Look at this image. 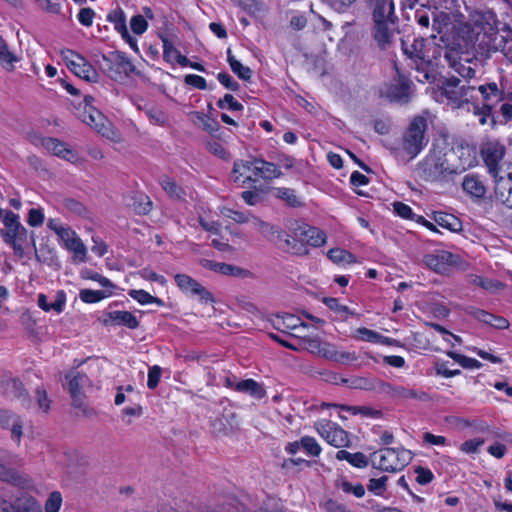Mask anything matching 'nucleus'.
<instances>
[{"label":"nucleus","mask_w":512,"mask_h":512,"mask_svg":"<svg viewBox=\"0 0 512 512\" xmlns=\"http://www.w3.org/2000/svg\"><path fill=\"white\" fill-rule=\"evenodd\" d=\"M427 128L426 118L417 115L403 132L400 147L409 159H414L427 145Z\"/></svg>","instance_id":"1"},{"label":"nucleus","mask_w":512,"mask_h":512,"mask_svg":"<svg viewBox=\"0 0 512 512\" xmlns=\"http://www.w3.org/2000/svg\"><path fill=\"white\" fill-rule=\"evenodd\" d=\"M412 460V453L404 448H383L371 454V464L384 472H398Z\"/></svg>","instance_id":"2"},{"label":"nucleus","mask_w":512,"mask_h":512,"mask_svg":"<svg viewBox=\"0 0 512 512\" xmlns=\"http://www.w3.org/2000/svg\"><path fill=\"white\" fill-rule=\"evenodd\" d=\"M23 465V460L16 454L0 448V481L18 487L30 486L31 478L18 470Z\"/></svg>","instance_id":"3"},{"label":"nucleus","mask_w":512,"mask_h":512,"mask_svg":"<svg viewBox=\"0 0 512 512\" xmlns=\"http://www.w3.org/2000/svg\"><path fill=\"white\" fill-rule=\"evenodd\" d=\"M401 46L404 54L414 61L416 69L423 71L424 77L429 79L426 69L432 65L433 59H436L439 48L424 38L415 39L410 46L401 40Z\"/></svg>","instance_id":"4"},{"label":"nucleus","mask_w":512,"mask_h":512,"mask_svg":"<svg viewBox=\"0 0 512 512\" xmlns=\"http://www.w3.org/2000/svg\"><path fill=\"white\" fill-rule=\"evenodd\" d=\"M412 85L413 83L410 79L399 74L381 87L380 96L390 102L401 105L407 104L412 97Z\"/></svg>","instance_id":"5"},{"label":"nucleus","mask_w":512,"mask_h":512,"mask_svg":"<svg viewBox=\"0 0 512 512\" xmlns=\"http://www.w3.org/2000/svg\"><path fill=\"white\" fill-rule=\"evenodd\" d=\"M66 379L68 380V391L72 398V405L79 409L83 415H92L93 410L86 405L83 393V388L90 384L88 377L79 371L72 370L67 373Z\"/></svg>","instance_id":"6"},{"label":"nucleus","mask_w":512,"mask_h":512,"mask_svg":"<svg viewBox=\"0 0 512 512\" xmlns=\"http://www.w3.org/2000/svg\"><path fill=\"white\" fill-rule=\"evenodd\" d=\"M6 230H1L0 234L7 244H10L16 253L22 254L23 244L27 242L28 231L20 223L17 214H9L4 223Z\"/></svg>","instance_id":"7"},{"label":"nucleus","mask_w":512,"mask_h":512,"mask_svg":"<svg viewBox=\"0 0 512 512\" xmlns=\"http://www.w3.org/2000/svg\"><path fill=\"white\" fill-rule=\"evenodd\" d=\"M423 263L436 273L444 274L461 263V257L449 251L437 249L423 256Z\"/></svg>","instance_id":"8"},{"label":"nucleus","mask_w":512,"mask_h":512,"mask_svg":"<svg viewBox=\"0 0 512 512\" xmlns=\"http://www.w3.org/2000/svg\"><path fill=\"white\" fill-rule=\"evenodd\" d=\"M506 153L505 146L497 140H488L482 143L480 148V155L494 179L499 178L500 162L503 160Z\"/></svg>","instance_id":"9"},{"label":"nucleus","mask_w":512,"mask_h":512,"mask_svg":"<svg viewBox=\"0 0 512 512\" xmlns=\"http://www.w3.org/2000/svg\"><path fill=\"white\" fill-rule=\"evenodd\" d=\"M314 426L318 434L330 445L336 448L350 446L348 433L337 424L328 420H320L315 422Z\"/></svg>","instance_id":"10"},{"label":"nucleus","mask_w":512,"mask_h":512,"mask_svg":"<svg viewBox=\"0 0 512 512\" xmlns=\"http://www.w3.org/2000/svg\"><path fill=\"white\" fill-rule=\"evenodd\" d=\"M474 91L475 86L462 84V80L457 77H450L443 83V94L458 106L468 103Z\"/></svg>","instance_id":"11"},{"label":"nucleus","mask_w":512,"mask_h":512,"mask_svg":"<svg viewBox=\"0 0 512 512\" xmlns=\"http://www.w3.org/2000/svg\"><path fill=\"white\" fill-rule=\"evenodd\" d=\"M304 227H310L306 223L294 222L289 227V234H285V249L296 255H304L308 253L305 246L308 238V231Z\"/></svg>","instance_id":"12"},{"label":"nucleus","mask_w":512,"mask_h":512,"mask_svg":"<svg viewBox=\"0 0 512 512\" xmlns=\"http://www.w3.org/2000/svg\"><path fill=\"white\" fill-rule=\"evenodd\" d=\"M399 21H373L372 36L381 50L391 48L398 30Z\"/></svg>","instance_id":"13"},{"label":"nucleus","mask_w":512,"mask_h":512,"mask_svg":"<svg viewBox=\"0 0 512 512\" xmlns=\"http://www.w3.org/2000/svg\"><path fill=\"white\" fill-rule=\"evenodd\" d=\"M419 176L426 181H435L447 174V167L442 157L427 155L418 167Z\"/></svg>","instance_id":"14"},{"label":"nucleus","mask_w":512,"mask_h":512,"mask_svg":"<svg viewBox=\"0 0 512 512\" xmlns=\"http://www.w3.org/2000/svg\"><path fill=\"white\" fill-rule=\"evenodd\" d=\"M110 63L109 75L113 80H122L135 71V66L124 53L116 52L110 58L104 57Z\"/></svg>","instance_id":"15"},{"label":"nucleus","mask_w":512,"mask_h":512,"mask_svg":"<svg viewBox=\"0 0 512 512\" xmlns=\"http://www.w3.org/2000/svg\"><path fill=\"white\" fill-rule=\"evenodd\" d=\"M3 394L10 400H17L24 408H30L31 399L21 381L15 378L2 382Z\"/></svg>","instance_id":"16"},{"label":"nucleus","mask_w":512,"mask_h":512,"mask_svg":"<svg viewBox=\"0 0 512 512\" xmlns=\"http://www.w3.org/2000/svg\"><path fill=\"white\" fill-rule=\"evenodd\" d=\"M101 322L105 326H125L136 329L139 326L137 318L128 311H108L102 315Z\"/></svg>","instance_id":"17"},{"label":"nucleus","mask_w":512,"mask_h":512,"mask_svg":"<svg viewBox=\"0 0 512 512\" xmlns=\"http://www.w3.org/2000/svg\"><path fill=\"white\" fill-rule=\"evenodd\" d=\"M281 175V171L274 163L267 162L263 159H255L254 177L252 175H247L242 180V185L248 182H255L257 178L272 180L280 177Z\"/></svg>","instance_id":"18"},{"label":"nucleus","mask_w":512,"mask_h":512,"mask_svg":"<svg viewBox=\"0 0 512 512\" xmlns=\"http://www.w3.org/2000/svg\"><path fill=\"white\" fill-rule=\"evenodd\" d=\"M445 59L448 62L449 66L458 73L464 80H471L476 77V69L470 59L462 60L461 58L457 59V54L453 53H445Z\"/></svg>","instance_id":"19"},{"label":"nucleus","mask_w":512,"mask_h":512,"mask_svg":"<svg viewBox=\"0 0 512 512\" xmlns=\"http://www.w3.org/2000/svg\"><path fill=\"white\" fill-rule=\"evenodd\" d=\"M41 145L53 155L66 161L74 162L77 159L76 153L66 143L57 138L46 137L41 140Z\"/></svg>","instance_id":"20"},{"label":"nucleus","mask_w":512,"mask_h":512,"mask_svg":"<svg viewBox=\"0 0 512 512\" xmlns=\"http://www.w3.org/2000/svg\"><path fill=\"white\" fill-rule=\"evenodd\" d=\"M65 302L66 297L61 290H49V293L38 296V305L46 312L53 310L56 313H61Z\"/></svg>","instance_id":"21"},{"label":"nucleus","mask_w":512,"mask_h":512,"mask_svg":"<svg viewBox=\"0 0 512 512\" xmlns=\"http://www.w3.org/2000/svg\"><path fill=\"white\" fill-rule=\"evenodd\" d=\"M372 21H399L395 13L394 0H374Z\"/></svg>","instance_id":"22"},{"label":"nucleus","mask_w":512,"mask_h":512,"mask_svg":"<svg viewBox=\"0 0 512 512\" xmlns=\"http://www.w3.org/2000/svg\"><path fill=\"white\" fill-rule=\"evenodd\" d=\"M466 312L469 313L470 315H472L475 319H477L485 324H488L498 330L508 329L510 326V323L506 318H504L502 316L491 314L482 309L468 307L466 309Z\"/></svg>","instance_id":"23"},{"label":"nucleus","mask_w":512,"mask_h":512,"mask_svg":"<svg viewBox=\"0 0 512 512\" xmlns=\"http://www.w3.org/2000/svg\"><path fill=\"white\" fill-rule=\"evenodd\" d=\"M202 265L205 268L218 272L222 275H231L239 278H246L252 276L250 271L244 270L240 267L231 264L220 263L211 260H203Z\"/></svg>","instance_id":"24"},{"label":"nucleus","mask_w":512,"mask_h":512,"mask_svg":"<svg viewBox=\"0 0 512 512\" xmlns=\"http://www.w3.org/2000/svg\"><path fill=\"white\" fill-rule=\"evenodd\" d=\"M462 188L465 193L474 198H483L486 194V186L477 174H467L462 182Z\"/></svg>","instance_id":"25"},{"label":"nucleus","mask_w":512,"mask_h":512,"mask_svg":"<svg viewBox=\"0 0 512 512\" xmlns=\"http://www.w3.org/2000/svg\"><path fill=\"white\" fill-rule=\"evenodd\" d=\"M386 392L393 398L396 399H419L425 401L428 399V395L425 392H418L414 389L400 385L385 384Z\"/></svg>","instance_id":"26"},{"label":"nucleus","mask_w":512,"mask_h":512,"mask_svg":"<svg viewBox=\"0 0 512 512\" xmlns=\"http://www.w3.org/2000/svg\"><path fill=\"white\" fill-rule=\"evenodd\" d=\"M495 198L512 209V183L510 180H504L502 176L495 179Z\"/></svg>","instance_id":"27"},{"label":"nucleus","mask_w":512,"mask_h":512,"mask_svg":"<svg viewBox=\"0 0 512 512\" xmlns=\"http://www.w3.org/2000/svg\"><path fill=\"white\" fill-rule=\"evenodd\" d=\"M458 157L462 170L474 167L477 164V151L475 146L462 142L457 146Z\"/></svg>","instance_id":"28"},{"label":"nucleus","mask_w":512,"mask_h":512,"mask_svg":"<svg viewBox=\"0 0 512 512\" xmlns=\"http://www.w3.org/2000/svg\"><path fill=\"white\" fill-rule=\"evenodd\" d=\"M235 391L246 393L255 399H262L266 395L263 386L253 379L238 381L235 384Z\"/></svg>","instance_id":"29"},{"label":"nucleus","mask_w":512,"mask_h":512,"mask_svg":"<svg viewBox=\"0 0 512 512\" xmlns=\"http://www.w3.org/2000/svg\"><path fill=\"white\" fill-rule=\"evenodd\" d=\"M71 71L78 77L88 81V82H97L99 79V74L95 70V68L82 56V58L76 62V64L71 68Z\"/></svg>","instance_id":"30"},{"label":"nucleus","mask_w":512,"mask_h":512,"mask_svg":"<svg viewBox=\"0 0 512 512\" xmlns=\"http://www.w3.org/2000/svg\"><path fill=\"white\" fill-rule=\"evenodd\" d=\"M479 92L482 94L485 104H491V107L498 104L505 99L503 91L498 88L495 82L478 87Z\"/></svg>","instance_id":"31"},{"label":"nucleus","mask_w":512,"mask_h":512,"mask_svg":"<svg viewBox=\"0 0 512 512\" xmlns=\"http://www.w3.org/2000/svg\"><path fill=\"white\" fill-rule=\"evenodd\" d=\"M47 227L52 230L65 246L77 234L70 227L64 226L58 219L50 218Z\"/></svg>","instance_id":"32"},{"label":"nucleus","mask_w":512,"mask_h":512,"mask_svg":"<svg viewBox=\"0 0 512 512\" xmlns=\"http://www.w3.org/2000/svg\"><path fill=\"white\" fill-rule=\"evenodd\" d=\"M68 251L73 252V261L83 263L87 261V249L82 240L76 235L65 246Z\"/></svg>","instance_id":"33"},{"label":"nucleus","mask_w":512,"mask_h":512,"mask_svg":"<svg viewBox=\"0 0 512 512\" xmlns=\"http://www.w3.org/2000/svg\"><path fill=\"white\" fill-rule=\"evenodd\" d=\"M83 121L93 127L98 133L108 137V128L104 124V117L99 111L93 110L85 112Z\"/></svg>","instance_id":"34"},{"label":"nucleus","mask_w":512,"mask_h":512,"mask_svg":"<svg viewBox=\"0 0 512 512\" xmlns=\"http://www.w3.org/2000/svg\"><path fill=\"white\" fill-rule=\"evenodd\" d=\"M336 459L340 461L346 460L352 466L357 468H365L368 465L366 456L361 452L350 453L346 450H339L336 453Z\"/></svg>","instance_id":"35"},{"label":"nucleus","mask_w":512,"mask_h":512,"mask_svg":"<svg viewBox=\"0 0 512 512\" xmlns=\"http://www.w3.org/2000/svg\"><path fill=\"white\" fill-rule=\"evenodd\" d=\"M227 61L231 70L242 80L248 81L252 77V70L241 64L232 54L231 49L227 50Z\"/></svg>","instance_id":"36"},{"label":"nucleus","mask_w":512,"mask_h":512,"mask_svg":"<svg viewBox=\"0 0 512 512\" xmlns=\"http://www.w3.org/2000/svg\"><path fill=\"white\" fill-rule=\"evenodd\" d=\"M160 185L163 188V190L174 199H184L185 191L184 189L179 186L174 179L164 176L160 179Z\"/></svg>","instance_id":"37"},{"label":"nucleus","mask_w":512,"mask_h":512,"mask_svg":"<svg viewBox=\"0 0 512 512\" xmlns=\"http://www.w3.org/2000/svg\"><path fill=\"white\" fill-rule=\"evenodd\" d=\"M435 222L450 231L456 232L459 231L462 227L459 219L451 214L437 212L434 216Z\"/></svg>","instance_id":"38"},{"label":"nucleus","mask_w":512,"mask_h":512,"mask_svg":"<svg viewBox=\"0 0 512 512\" xmlns=\"http://www.w3.org/2000/svg\"><path fill=\"white\" fill-rule=\"evenodd\" d=\"M107 18L110 22L114 23L115 29L122 35L123 39L132 41V37L126 27L125 15L122 10L112 11L108 14Z\"/></svg>","instance_id":"39"},{"label":"nucleus","mask_w":512,"mask_h":512,"mask_svg":"<svg viewBox=\"0 0 512 512\" xmlns=\"http://www.w3.org/2000/svg\"><path fill=\"white\" fill-rule=\"evenodd\" d=\"M328 258L335 264H351L356 262V257L342 248H332L327 252Z\"/></svg>","instance_id":"40"},{"label":"nucleus","mask_w":512,"mask_h":512,"mask_svg":"<svg viewBox=\"0 0 512 512\" xmlns=\"http://www.w3.org/2000/svg\"><path fill=\"white\" fill-rule=\"evenodd\" d=\"M254 167H255V159L252 161L246 160H237L233 165V181L235 183L240 182V177L246 175L247 172H252V176L254 177Z\"/></svg>","instance_id":"41"},{"label":"nucleus","mask_w":512,"mask_h":512,"mask_svg":"<svg viewBox=\"0 0 512 512\" xmlns=\"http://www.w3.org/2000/svg\"><path fill=\"white\" fill-rule=\"evenodd\" d=\"M15 512H43L40 503L33 497H23L15 502Z\"/></svg>","instance_id":"42"},{"label":"nucleus","mask_w":512,"mask_h":512,"mask_svg":"<svg viewBox=\"0 0 512 512\" xmlns=\"http://www.w3.org/2000/svg\"><path fill=\"white\" fill-rule=\"evenodd\" d=\"M304 229H307L308 231V238L306 239L305 246L309 245L312 247H319L326 242V235L322 230L313 226L304 227Z\"/></svg>","instance_id":"43"},{"label":"nucleus","mask_w":512,"mask_h":512,"mask_svg":"<svg viewBox=\"0 0 512 512\" xmlns=\"http://www.w3.org/2000/svg\"><path fill=\"white\" fill-rule=\"evenodd\" d=\"M447 355L451 357L454 361H456L458 364H460L463 368L478 369L481 367V363L474 358H470L453 351L447 352Z\"/></svg>","instance_id":"44"},{"label":"nucleus","mask_w":512,"mask_h":512,"mask_svg":"<svg viewBox=\"0 0 512 512\" xmlns=\"http://www.w3.org/2000/svg\"><path fill=\"white\" fill-rule=\"evenodd\" d=\"M130 295L133 299L138 301L142 305L146 304H156L158 306H162L163 302L160 298L151 296L146 292V290H130Z\"/></svg>","instance_id":"45"},{"label":"nucleus","mask_w":512,"mask_h":512,"mask_svg":"<svg viewBox=\"0 0 512 512\" xmlns=\"http://www.w3.org/2000/svg\"><path fill=\"white\" fill-rule=\"evenodd\" d=\"M111 295L110 290H81L80 298L87 303H94Z\"/></svg>","instance_id":"46"},{"label":"nucleus","mask_w":512,"mask_h":512,"mask_svg":"<svg viewBox=\"0 0 512 512\" xmlns=\"http://www.w3.org/2000/svg\"><path fill=\"white\" fill-rule=\"evenodd\" d=\"M302 449L310 456L318 457L321 454L322 448L315 438L304 436L301 438Z\"/></svg>","instance_id":"47"},{"label":"nucleus","mask_w":512,"mask_h":512,"mask_svg":"<svg viewBox=\"0 0 512 512\" xmlns=\"http://www.w3.org/2000/svg\"><path fill=\"white\" fill-rule=\"evenodd\" d=\"M276 327L280 328L281 326L285 327L286 329H298L299 327L307 328L308 325L304 322L299 323V319L295 318L293 315H286L283 317H278L276 319Z\"/></svg>","instance_id":"48"},{"label":"nucleus","mask_w":512,"mask_h":512,"mask_svg":"<svg viewBox=\"0 0 512 512\" xmlns=\"http://www.w3.org/2000/svg\"><path fill=\"white\" fill-rule=\"evenodd\" d=\"M387 481V476H382L380 478H371L367 485V489L376 496H383L384 493L386 492Z\"/></svg>","instance_id":"49"},{"label":"nucleus","mask_w":512,"mask_h":512,"mask_svg":"<svg viewBox=\"0 0 512 512\" xmlns=\"http://www.w3.org/2000/svg\"><path fill=\"white\" fill-rule=\"evenodd\" d=\"M221 214L227 218L232 219L238 224H244L250 221V213L249 212H241L236 211L228 207H224L221 209Z\"/></svg>","instance_id":"50"},{"label":"nucleus","mask_w":512,"mask_h":512,"mask_svg":"<svg viewBox=\"0 0 512 512\" xmlns=\"http://www.w3.org/2000/svg\"><path fill=\"white\" fill-rule=\"evenodd\" d=\"M62 502L63 499L61 493L58 491H53L52 493L49 494L45 502V512H59L62 506Z\"/></svg>","instance_id":"51"},{"label":"nucleus","mask_w":512,"mask_h":512,"mask_svg":"<svg viewBox=\"0 0 512 512\" xmlns=\"http://www.w3.org/2000/svg\"><path fill=\"white\" fill-rule=\"evenodd\" d=\"M259 232L268 240L275 241L276 239L284 240L285 233L280 231L276 226L265 222Z\"/></svg>","instance_id":"52"},{"label":"nucleus","mask_w":512,"mask_h":512,"mask_svg":"<svg viewBox=\"0 0 512 512\" xmlns=\"http://www.w3.org/2000/svg\"><path fill=\"white\" fill-rule=\"evenodd\" d=\"M277 196L284 201L287 202L292 207H298L301 205V202L296 195L295 190L290 188H278L277 189Z\"/></svg>","instance_id":"53"},{"label":"nucleus","mask_w":512,"mask_h":512,"mask_svg":"<svg viewBox=\"0 0 512 512\" xmlns=\"http://www.w3.org/2000/svg\"><path fill=\"white\" fill-rule=\"evenodd\" d=\"M81 277L83 279L93 280V281L97 282L99 285H101L103 288H114L113 284L110 282L109 279L105 278L104 276H102L101 274H99L93 270H89V269L83 270L81 272Z\"/></svg>","instance_id":"54"},{"label":"nucleus","mask_w":512,"mask_h":512,"mask_svg":"<svg viewBox=\"0 0 512 512\" xmlns=\"http://www.w3.org/2000/svg\"><path fill=\"white\" fill-rule=\"evenodd\" d=\"M338 486L344 493L353 494L357 498H362L365 494V488L360 483L354 485L346 480H343Z\"/></svg>","instance_id":"55"},{"label":"nucleus","mask_w":512,"mask_h":512,"mask_svg":"<svg viewBox=\"0 0 512 512\" xmlns=\"http://www.w3.org/2000/svg\"><path fill=\"white\" fill-rule=\"evenodd\" d=\"M322 407H336L343 411H347L353 415L362 414L364 416H369V415L373 414V411L370 408L360 407V406H348V405H337V404L323 403Z\"/></svg>","instance_id":"56"},{"label":"nucleus","mask_w":512,"mask_h":512,"mask_svg":"<svg viewBox=\"0 0 512 512\" xmlns=\"http://www.w3.org/2000/svg\"><path fill=\"white\" fill-rule=\"evenodd\" d=\"M15 61H17L15 55L9 50L5 40L0 37V63L12 66Z\"/></svg>","instance_id":"57"},{"label":"nucleus","mask_w":512,"mask_h":512,"mask_svg":"<svg viewBox=\"0 0 512 512\" xmlns=\"http://www.w3.org/2000/svg\"><path fill=\"white\" fill-rule=\"evenodd\" d=\"M163 42V57L169 62L173 63L177 55L180 53L173 45V43L167 38L162 37Z\"/></svg>","instance_id":"58"},{"label":"nucleus","mask_w":512,"mask_h":512,"mask_svg":"<svg viewBox=\"0 0 512 512\" xmlns=\"http://www.w3.org/2000/svg\"><path fill=\"white\" fill-rule=\"evenodd\" d=\"M35 398L39 409L42 412L47 413L50 409V399L47 396V392L44 389L37 388L35 391Z\"/></svg>","instance_id":"59"},{"label":"nucleus","mask_w":512,"mask_h":512,"mask_svg":"<svg viewBox=\"0 0 512 512\" xmlns=\"http://www.w3.org/2000/svg\"><path fill=\"white\" fill-rule=\"evenodd\" d=\"M357 335L359 339L372 343H379L382 339V335L380 333L367 328H359L357 330Z\"/></svg>","instance_id":"60"},{"label":"nucleus","mask_w":512,"mask_h":512,"mask_svg":"<svg viewBox=\"0 0 512 512\" xmlns=\"http://www.w3.org/2000/svg\"><path fill=\"white\" fill-rule=\"evenodd\" d=\"M130 26L135 34L141 35L147 30L148 23L142 15H136L131 18Z\"/></svg>","instance_id":"61"},{"label":"nucleus","mask_w":512,"mask_h":512,"mask_svg":"<svg viewBox=\"0 0 512 512\" xmlns=\"http://www.w3.org/2000/svg\"><path fill=\"white\" fill-rule=\"evenodd\" d=\"M483 444L484 440L481 438L467 440L461 444L460 450L467 454L476 453Z\"/></svg>","instance_id":"62"},{"label":"nucleus","mask_w":512,"mask_h":512,"mask_svg":"<svg viewBox=\"0 0 512 512\" xmlns=\"http://www.w3.org/2000/svg\"><path fill=\"white\" fill-rule=\"evenodd\" d=\"M218 81L227 89L231 91H237L240 88V85L237 81L233 79L231 75L225 72H221L217 75Z\"/></svg>","instance_id":"63"},{"label":"nucleus","mask_w":512,"mask_h":512,"mask_svg":"<svg viewBox=\"0 0 512 512\" xmlns=\"http://www.w3.org/2000/svg\"><path fill=\"white\" fill-rule=\"evenodd\" d=\"M324 509L326 512H353L345 504L339 503L332 499H329L325 502Z\"/></svg>","instance_id":"64"}]
</instances>
